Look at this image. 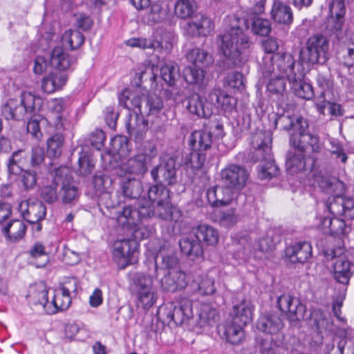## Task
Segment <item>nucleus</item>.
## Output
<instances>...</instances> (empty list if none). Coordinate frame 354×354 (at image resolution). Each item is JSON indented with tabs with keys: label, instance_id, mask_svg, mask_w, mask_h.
Instances as JSON below:
<instances>
[{
	"label": "nucleus",
	"instance_id": "1",
	"mask_svg": "<svg viewBox=\"0 0 354 354\" xmlns=\"http://www.w3.org/2000/svg\"><path fill=\"white\" fill-rule=\"evenodd\" d=\"M219 47L227 68H233L241 62V55L253 44L240 25H232L229 31L218 37Z\"/></svg>",
	"mask_w": 354,
	"mask_h": 354
},
{
	"label": "nucleus",
	"instance_id": "2",
	"mask_svg": "<svg viewBox=\"0 0 354 354\" xmlns=\"http://www.w3.org/2000/svg\"><path fill=\"white\" fill-rule=\"evenodd\" d=\"M215 133L206 129L194 131L189 138V145L192 149L190 153L189 162L194 169H201L206 160V151L209 150L214 140L223 137V127L221 124L215 126Z\"/></svg>",
	"mask_w": 354,
	"mask_h": 354
},
{
	"label": "nucleus",
	"instance_id": "3",
	"mask_svg": "<svg viewBox=\"0 0 354 354\" xmlns=\"http://www.w3.org/2000/svg\"><path fill=\"white\" fill-rule=\"evenodd\" d=\"M328 41L322 35L310 37L305 48L300 50L299 60L301 64H324L328 59Z\"/></svg>",
	"mask_w": 354,
	"mask_h": 354
},
{
	"label": "nucleus",
	"instance_id": "4",
	"mask_svg": "<svg viewBox=\"0 0 354 354\" xmlns=\"http://www.w3.org/2000/svg\"><path fill=\"white\" fill-rule=\"evenodd\" d=\"M261 68L266 69L267 73L275 71L286 77L289 82L297 78V76L301 73L299 69L295 71V59L291 54L287 53L275 54L268 59H264Z\"/></svg>",
	"mask_w": 354,
	"mask_h": 354
},
{
	"label": "nucleus",
	"instance_id": "5",
	"mask_svg": "<svg viewBox=\"0 0 354 354\" xmlns=\"http://www.w3.org/2000/svg\"><path fill=\"white\" fill-rule=\"evenodd\" d=\"M53 183L59 187V198L64 204H72L77 201L80 192L69 168L60 167L55 169Z\"/></svg>",
	"mask_w": 354,
	"mask_h": 354
},
{
	"label": "nucleus",
	"instance_id": "6",
	"mask_svg": "<svg viewBox=\"0 0 354 354\" xmlns=\"http://www.w3.org/2000/svg\"><path fill=\"white\" fill-rule=\"evenodd\" d=\"M263 77L268 80L266 87L267 91L271 95H275L279 97L277 102V109L282 111H291L295 109L293 104H289L285 102L286 95V77L281 76L277 72L272 71L267 73L266 69L261 68Z\"/></svg>",
	"mask_w": 354,
	"mask_h": 354
},
{
	"label": "nucleus",
	"instance_id": "7",
	"mask_svg": "<svg viewBox=\"0 0 354 354\" xmlns=\"http://www.w3.org/2000/svg\"><path fill=\"white\" fill-rule=\"evenodd\" d=\"M127 44L131 47H138L142 49H153L160 53L169 54L172 48V38L169 33L163 32L161 34H154L152 38H131L127 41Z\"/></svg>",
	"mask_w": 354,
	"mask_h": 354
},
{
	"label": "nucleus",
	"instance_id": "8",
	"mask_svg": "<svg viewBox=\"0 0 354 354\" xmlns=\"http://www.w3.org/2000/svg\"><path fill=\"white\" fill-rule=\"evenodd\" d=\"M326 254L327 257H330L334 260L333 265L335 279L339 283L348 285L354 272V264L343 254V250L340 248L331 250Z\"/></svg>",
	"mask_w": 354,
	"mask_h": 354
},
{
	"label": "nucleus",
	"instance_id": "9",
	"mask_svg": "<svg viewBox=\"0 0 354 354\" xmlns=\"http://www.w3.org/2000/svg\"><path fill=\"white\" fill-rule=\"evenodd\" d=\"M138 243L134 239H122L114 243L113 257L120 268L137 261Z\"/></svg>",
	"mask_w": 354,
	"mask_h": 354
},
{
	"label": "nucleus",
	"instance_id": "10",
	"mask_svg": "<svg viewBox=\"0 0 354 354\" xmlns=\"http://www.w3.org/2000/svg\"><path fill=\"white\" fill-rule=\"evenodd\" d=\"M308 122H303L297 132H294L290 137V144L305 153H315L320 149L319 137L308 131Z\"/></svg>",
	"mask_w": 354,
	"mask_h": 354
},
{
	"label": "nucleus",
	"instance_id": "11",
	"mask_svg": "<svg viewBox=\"0 0 354 354\" xmlns=\"http://www.w3.org/2000/svg\"><path fill=\"white\" fill-rule=\"evenodd\" d=\"M232 250L236 259H245L248 257L253 250L261 252H265L268 250V246L266 245L267 240L265 239H260L252 245L251 239L248 234L238 233L232 236Z\"/></svg>",
	"mask_w": 354,
	"mask_h": 354
},
{
	"label": "nucleus",
	"instance_id": "12",
	"mask_svg": "<svg viewBox=\"0 0 354 354\" xmlns=\"http://www.w3.org/2000/svg\"><path fill=\"white\" fill-rule=\"evenodd\" d=\"M164 310L167 320L174 322L177 326L188 322L194 315L192 302L187 298H183L178 302L167 304Z\"/></svg>",
	"mask_w": 354,
	"mask_h": 354
},
{
	"label": "nucleus",
	"instance_id": "13",
	"mask_svg": "<svg viewBox=\"0 0 354 354\" xmlns=\"http://www.w3.org/2000/svg\"><path fill=\"white\" fill-rule=\"evenodd\" d=\"M153 180L160 184L171 185L176 183V159L168 155L160 157L159 164L151 171Z\"/></svg>",
	"mask_w": 354,
	"mask_h": 354
},
{
	"label": "nucleus",
	"instance_id": "14",
	"mask_svg": "<svg viewBox=\"0 0 354 354\" xmlns=\"http://www.w3.org/2000/svg\"><path fill=\"white\" fill-rule=\"evenodd\" d=\"M220 177L223 185L239 191L245 187L249 174L244 167L230 164L221 171Z\"/></svg>",
	"mask_w": 354,
	"mask_h": 354
},
{
	"label": "nucleus",
	"instance_id": "15",
	"mask_svg": "<svg viewBox=\"0 0 354 354\" xmlns=\"http://www.w3.org/2000/svg\"><path fill=\"white\" fill-rule=\"evenodd\" d=\"M263 148H251L249 158L254 162H260L259 177L261 179L272 178L279 173L272 154V148L267 153Z\"/></svg>",
	"mask_w": 354,
	"mask_h": 354
},
{
	"label": "nucleus",
	"instance_id": "16",
	"mask_svg": "<svg viewBox=\"0 0 354 354\" xmlns=\"http://www.w3.org/2000/svg\"><path fill=\"white\" fill-rule=\"evenodd\" d=\"M278 308L287 315L290 322L303 319L306 311V307L297 298L290 295H282L277 298Z\"/></svg>",
	"mask_w": 354,
	"mask_h": 354
},
{
	"label": "nucleus",
	"instance_id": "17",
	"mask_svg": "<svg viewBox=\"0 0 354 354\" xmlns=\"http://www.w3.org/2000/svg\"><path fill=\"white\" fill-rule=\"evenodd\" d=\"M329 10L330 17L328 20L326 29L331 34H334L339 40H344L340 37V35L346 12L344 0H331L329 3Z\"/></svg>",
	"mask_w": 354,
	"mask_h": 354
},
{
	"label": "nucleus",
	"instance_id": "18",
	"mask_svg": "<svg viewBox=\"0 0 354 354\" xmlns=\"http://www.w3.org/2000/svg\"><path fill=\"white\" fill-rule=\"evenodd\" d=\"M19 209L24 219L28 223H37L44 219L46 207L40 201L28 199L21 201Z\"/></svg>",
	"mask_w": 354,
	"mask_h": 354
},
{
	"label": "nucleus",
	"instance_id": "19",
	"mask_svg": "<svg viewBox=\"0 0 354 354\" xmlns=\"http://www.w3.org/2000/svg\"><path fill=\"white\" fill-rule=\"evenodd\" d=\"M206 195L212 206L220 207L230 204L236 194L230 187L223 185L209 187Z\"/></svg>",
	"mask_w": 354,
	"mask_h": 354
},
{
	"label": "nucleus",
	"instance_id": "20",
	"mask_svg": "<svg viewBox=\"0 0 354 354\" xmlns=\"http://www.w3.org/2000/svg\"><path fill=\"white\" fill-rule=\"evenodd\" d=\"M117 221L123 229L129 231L134 237H138L139 222L136 207L131 205H124L122 210L118 212Z\"/></svg>",
	"mask_w": 354,
	"mask_h": 354
},
{
	"label": "nucleus",
	"instance_id": "21",
	"mask_svg": "<svg viewBox=\"0 0 354 354\" xmlns=\"http://www.w3.org/2000/svg\"><path fill=\"white\" fill-rule=\"evenodd\" d=\"M214 29V25L211 19L203 15H199L194 17L191 21L187 22L184 30L190 37L206 36Z\"/></svg>",
	"mask_w": 354,
	"mask_h": 354
},
{
	"label": "nucleus",
	"instance_id": "22",
	"mask_svg": "<svg viewBox=\"0 0 354 354\" xmlns=\"http://www.w3.org/2000/svg\"><path fill=\"white\" fill-rule=\"evenodd\" d=\"M257 328L267 334H276L283 327L281 315L268 313L261 315L257 322Z\"/></svg>",
	"mask_w": 354,
	"mask_h": 354
},
{
	"label": "nucleus",
	"instance_id": "23",
	"mask_svg": "<svg viewBox=\"0 0 354 354\" xmlns=\"http://www.w3.org/2000/svg\"><path fill=\"white\" fill-rule=\"evenodd\" d=\"M312 255V246L309 242L301 241L295 243L285 250V256L293 263H304Z\"/></svg>",
	"mask_w": 354,
	"mask_h": 354
},
{
	"label": "nucleus",
	"instance_id": "24",
	"mask_svg": "<svg viewBox=\"0 0 354 354\" xmlns=\"http://www.w3.org/2000/svg\"><path fill=\"white\" fill-rule=\"evenodd\" d=\"M41 99L36 97L30 93H23L19 99H10L6 106L9 111L24 109L25 111H40Z\"/></svg>",
	"mask_w": 354,
	"mask_h": 354
},
{
	"label": "nucleus",
	"instance_id": "25",
	"mask_svg": "<svg viewBox=\"0 0 354 354\" xmlns=\"http://www.w3.org/2000/svg\"><path fill=\"white\" fill-rule=\"evenodd\" d=\"M187 284L186 274L181 270L170 271L161 279L163 290L171 292L183 290Z\"/></svg>",
	"mask_w": 354,
	"mask_h": 354
},
{
	"label": "nucleus",
	"instance_id": "26",
	"mask_svg": "<svg viewBox=\"0 0 354 354\" xmlns=\"http://www.w3.org/2000/svg\"><path fill=\"white\" fill-rule=\"evenodd\" d=\"M243 326L238 323L231 321L218 326L219 333H222L223 337L232 344H237L244 338Z\"/></svg>",
	"mask_w": 354,
	"mask_h": 354
},
{
	"label": "nucleus",
	"instance_id": "27",
	"mask_svg": "<svg viewBox=\"0 0 354 354\" xmlns=\"http://www.w3.org/2000/svg\"><path fill=\"white\" fill-rule=\"evenodd\" d=\"M272 118L274 119V124L279 125L284 130H293L295 132L300 129L303 122L307 120L301 116L291 113L290 112H283L281 115L275 114Z\"/></svg>",
	"mask_w": 354,
	"mask_h": 354
},
{
	"label": "nucleus",
	"instance_id": "28",
	"mask_svg": "<svg viewBox=\"0 0 354 354\" xmlns=\"http://www.w3.org/2000/svg\"><path fill=\"white\" fill-rule=\"evenodd\" d=\"M181 252L192 259L200 257L203 254L201 243L196 234L185 236L179 241Z\"/></svg>",
	"mask_w": 354,
	"mask_h": 354
},
{
	"label": "nucleus",
	"instance_id": "29",
	"mask_svg": "<svg viewBox=\"0 0 354 354\" xmlns=\"http://www.w3.org/2000/svg\"><path fill=\"white\" fill-rule=\"evenodd\" d=\"M252 306L249 301H242L233 306L230 311L232 321L241 325H247L252 319Z\"/></svg>",
	"mask_w": 354,
	"mask_h": 354
},
{
	"label": "nucleus",
	"instance_id": "30",
	"mask_svg": "<svg viewBox=\"0 0 354 354\" xmlns=\"http://www.w3.org/2000/svg\"><path fill=\"white\" fill-rule=\"evenodd\" d=\"M155 216L165 221H173L177 222L182 216L181 211L174 206L170 198L164 202L156 204Z\"/></svg>",
	"mask_w": 354,
	"mask_h": 354
},
{
	"label": "nucleus",
	"instance_id": "31",
	"mask_svg": "<svg viewBox=\"0 0 354 354\" xmlns=\"http://www.w3.org/2000/svg\"><path fill=\"white\" fill-rule=\"evenodd\" d=\"M208 100L217 110L233 111L235 109V99L229 95L223 93L220 90L212 91L209 95Z\"/></svg>",
	"mask_w": 354,
	"mask_h": 354
},
{
	"label": "nucleus",
	"instance_id": "32",
	"mask_svg": "<svg viewBox=\"0 0 354 354\" xmlns=\"http://www.w3.org/2000/svg\"><path fill=\"white\" fill-rule=\"evenodd\" d=\"M73 62V59L64 52L62 46H55L51 50L49 64L52 67L59 71H65L68 69Z\"/></svg>",
	"mask_w": 354,
	"mask_h": 354
},
{
	"label": "nucleus",
	"instance_id": "33",
	"mask_svg": "<svg viewBox=\"0 0 354 354\" xmlns=\"http://www.w3.org/2000/svg\"><path fill=\"white\" fill-rule=\"evenodd\" d=\"M308 322L312 327L319 332L332 329L333 321L330 315L319 308L311 310Z\"/></svg>",
	"mask_w": 354,
	"mask_h": 354
},
{
	"label": "nucleus",
	"instance_id": "34",
	"mask_svg": "<svg viewBox=\"0 0 354 354\" xmlns=\"http://www.w3.org/2000/svg\"><path fill=\"white\" fill-rule=\"evenodd\" d=\"M271 16L275 22L280 24L290 25L293 21L290 7L281 1L274 2Z\"/></svg>",
	"mask_w": 354,
	"mask_h": 354
},
{
	"label": "nucleus",
	"instance_id": "35",
	"mask_svg": "<svg viewBox=\"0 0 354 354\" xmlns=\"http://www.w3.org/2000/svg\"><path fill=\"white\" fill-rule=\"evenodd\" d=\"M123 196L130 200L138 201L143 192L142 183L136 178L124 179L120 185Z\"/></svg>",
	"mask_w": 354,
	"mask_h": 354
},
{
	"label": "nucleus",
	"instance_id": "36",
	"mask_svg": "<svg viewBox=\"0 0 354 354\" xmlns=\"http://www.w3.org/2000/svg\"><path fill=\"white\" fill-rule=\"evenodd\" d=\"M194 234L201 243L207 245L214 246L218 241V232L211 225H200L194 230Z\"/></svg>",
	"mask_w": 354,
	"mask_h": 354
},
{
	"label": "nucleus",
	"instance_id": "37",
	"mask_svg": "<svg viewBox=\"0 0 354 354\" xmlns=\"http://www.w3.org/2000/svg\"><path fill=\"white\" fill-rule=\"evenodd\" d=\"M304 151L294 147L287 153L286 167L292 172H298L306 169V160Z\"/></svg>",
	"mask_w": 354,
	"mask_h": 354
},
{
	"label": "nucleus",
	"instance_id": "38",
	"mask_svg": "<svg viewBox=\"0 0 354 354\" xmlns=\"http://www.w3.org/2000/svg\"><path fill=\"white\" fill-rule=\"evenodd\" d=\"M161 79L170 87H174L180 77V69L178 66L171 62H165L160 68Z\"/></svg>",
	"mask_w": 354,
	"mask_h": 354
},
{
	"label": "nucleus",
	"instance_id": "39",
	"mask_svg": "<svg viewBox=\"0 0 354 354\" xmlns=\"http://www.w3.org/2000/svg\"><path fill=\"white\" fill-rule=\"evenodd\" d=\"M2 231L6 237L11 242H16L24 236L26 226L20 220H14L5 225Z\"/></svg>",
	"mask_w": 354,
	"mask_h": 354
},
{
	"label": "nucleus",
	"instance_id": "40",
	"mask_svg": "<svg viewBox=\"0 0 354 354\" xmlns=\"http://www.w3.org/2000/svg\"><path fill=\"white\" fill-rule=\"evenodd\" d=\"M28 156L24 149L15 151L8 160L7 169L9 176L19 175L27 161Z\"/></svg>",
	"mask_w": 354,
	"mask_h": 354
},
{
	"label": "nucleus",
	"instance_id": "41",
	"mask_svg": "<svg viewBox=\"0 0 354 354\" xmlns=\"http://www.w3.org/2000/svg\"><path fill=\"white\" fill-rule=\"evenodd\" d=\"M323 229H328V232L333 236L347 234L351 227L347 225L342 218L337 217H325L322 221Z\"/></svg>",
	"mask_w": 354,
	"mask_h": 354
},
{
	"label": "nucleus",
	"instance_id": "42",
	"mask_svg": "<svg viewBox=\"0 0 354 354\" xmlns=\"http://www.w3.org/2000/svg\"><path fill=\"white\" fill-rule=\"evenodd\" d=\"M297 77L295 80L289 82L292 84L295 94L300 98L310 100L314 96L312 85L303 79L302 72Z\"/></svg>",
	"mask_w": 354,
	"mask_h": 354
},
{
	"label": "nucleus",
	"instance_id": "43",
	"mask_svg": "<svg viewBox=\"0 0 354 354\" xmlns=\"http://www.w3.org/2000/svg\"><path fill=\"white\" fill-rule=\"evenodd\" d=\"M337 56L342 63L347 67L354 66V39L346 38L337 51Z\"/></svg>",
	"mask_w": 354,
	"mask_h": 354
},
{
	"label": "nucleus",
	"instance_id": "44",
	"mask_svg": "<svg viewBox=\"0 0 354 354\" xmlns=\"http://www.w3.org/2000/svg\"><path fill=\"white\" fill-rule=\"evenodd\" d=\"M187 59L196 66L206 67L214 62L212 55L204 49L195 48L187 54Z\"/></svg>",
	"mask_w": 354,
	"mask_h": 354
},
{
	"label": "nucleus",
	"instance_id": "45",
	"mask_svg": "<svg viewBox=\"0 0 354 354\" xmlns=\"http://www.w3.org/2000/svg\"><path fill=\"white\" fill-rule=\"evenodd\" d=\"M219 320V314L216 308L208 305L202 306L198 315V325L201 328L214 326Z\"/></svg>",
	"mask_w": 354,
	"mask_h": 354
},
{
	"label": "nucleus",
	"instance_id": "46",
	"mask_svg": "<svg viewBox=\"0 0 354 354\" xmlns=\"http://www.w3.org/2000/svg\"><path fill=\"white\" fill-rule=\"evenodd\" d=\"M250 145L252 148H263L267 153L272 148V133L269 131L260 130L252 134Z\"/></svg>",
	"mask_w": 354,
	"mask_h": 354
},
{
	"label": "nucleus",
	"instance_id": "47",
	"mask_svg": "<svg viewBox=\"0 0 354 354\" xmlns=\"http://www.w3.org/2000/svg\"><path fill=\"white\" fill-rule=\"evenodd\" d=\"M119 105L122 109H128L129 111L141 109V97L132 93L129 89H124L118 97Z\"/></svg>",
	"mask_w": 354,
	"mask_h": 354
},
{
	"label": "nucleus",
	"instance_id": "48",
	"mask_svg": "<svg viewBox=\"0 0 354 354\" xmlns=\"http://www.w3.org/2000/svg\"><path fill=\"white\" fill-rule=\"evenodd\" d=\"M144 153H140L128 160L126 170L132 174L144 175L147 171V159Z\"/></svg>",
	"mask_w": 354,
	"mask_h": 354
},
{
	"label": "nucleus",
	"instance_id": "49",
	"mask_svg": "<svg viewBox=\"0 0 354 354\" xmlns=\"http://www.w3.org/2000/svg\"><path fill=\"white\" fill-rule=\"evenodd\" d=\"M30 301L34 305H41L44 308L48 304V290L44 283L40 282L32 287L29 294Z\"/></svg>",
	"mask_w": 354,
	"mask_h": 354
},
{
	"label": "nucleus",
	"instance_id": "50",
	"mask_svg": "<svg viewBox=\"0 0 354 354\" xmlns=\"http://www.w3.org/2000/svg\"><path fill=\"white\" fill-rule=\"evenodd\" d=\"M158 71V67L154 65L145 66L138 74V81H135L136 86H140L142 83H149L151 88H156Z\"/></svg>",
	"mask_w": 354,
	"mask_h": 354
},
{
	"label": "nucleus",
	"instance_id": "51",
	"mask_svg": "<svg viewBox=\"0 0 354 354\" xmlns=\"http://www.w3.org/2000/svg\"><path fill=\"white\" fill-rule=\"evenodd\" d=\"M110 151L113 154H118L120 157L129 156L131 149L128 138L124 136H116L110 142Z\"/></svg>",
	"mask_w": 354,
	"mask_h": 354
},
{
	"label": "nucleus",
	"instance_id": "52",
	"mask_svg": "<svg viewBox=\"0 0 354 354\" xmlns=\"http://www.w3.org/2000/svg\"><path fill=\"white\" fill-rule=\"evenodd\" d=\"M149 201L151 203H160L170 198L169 190L166 188L165 184L158 183L151 185L147 191Z\"/></svg>",
	"mask_w": 354,
	"mask_h": 354
},
{
	"label": "nucleus",
	"instance_id": "53",
	"mask_svg": "<svg viewBox=\"0 0 354 354\" xmlns=\"http://www.w3.org/2000/svg\"><path fill=\"white\" fill-rule=\"evenodd\" d=\"M183 75L187 83L196 84L199 88L203 86L205 71L201 68H197L196 66H187L183 70Z\"/></svg>",
	"mask_w": 354,
	"mask_h": 354
},
{
	"label": "nucleus",
	"instance_id": "54",
	"mask_svg": "<svg viewBox=\"0 0 354 354\" xmlns=\"http://www.w3.org/2000/svg\"><path fill=\"white\" fill-rule=\"evenodd\" d=\"M196 3L194 0H178L175 4L174 12L181 19L192 17L196 11Z\"/></svg>",
	"mask_w": 354,
	"mask_h": 354
},
{
	"label": "nucleus",
	"instance_id": "55",
	"mask_svg": "<svg viewBox=\"0 0 354 354\" xmlns=\"http://www.w3.org/2000/svg\"><path fill=\"white\" fill-rule=\"evenodd\" d=\"M325 354H354V343L346 338H341L337 346L327 345Z\"/></svg>",
	"mask_w": 354,
	"mask_h": 354
},
{
	"label": "nucleus",
	"instance_id": "56",
	"mask_svg": "<svg viewBox=\"0 0 354 354\" xmlns=\"http://www.w3.org/2000/svg\"><path fill=\"white\" fill-rule=\"evenodd\" d=\"M136 213L138 216V222L147 220L155 216V205L149 201L139 200L137 201Z\"/></svg>",
	"mask_w": 354,
	"mask_h": 354
},
{
	"label": "nucleus",
	"instance_id": "57",
	"mask_svg": "<svg viewBox=\"0 0 354 354\" xmlns=\"http://www.w3.org/2000/svg\"><path fill=\"white\" fill-rule=\"evenodd\" d=\"M64 141V136L61 133H55L49 138L47 141V152L49 156L59 157L62 152Z\"/></svg>",
	"mask_w": 354,
	"mask_h": 354
},
{
	"label": "nucleus",
	"instance_id": "58",
	"mask_svg": "<svg viewBox=\"0 0 354 354\" xmlns=\"http://www.w3.org/2000/svg\"><path fill=\"white\" fill-rule=\"evenodd\" d=\"M78 151L80 157L78 158L80 174L86 176L89 174L95 167V162L88 152H84L82 147Z\"/></svg>",
	"mask_w": 354,
	"mask_h": 354
},
{
	"label": "nucleus",
	"instance_id": "59",
	"mask_svg": "<svg viewBox=\"0 0 354 354\" xmlns=\"http://www.w3.org/2000/svg\"><path fill=\"white\" fill-rule=\"evenodd\" d=\"M19 185L24 190L33 189L37 185V174L29 169L23 170L19 173Z\"/></svg>",
	"mask_w": 354,
	"mask_h": 354
},
{
	"label": "nucleus",
	"instance_id": "60",
	"mask_svg": "<svg viewBox=\"0 0 354 354\" xmlns=\"http://www.w3.org/2000/svg\"><path fill=\"white\" fill-rule=\"evenodd\" d=\"M138 306L149 309L156 303L157 297L153 289L137 293Z\"/></svg>",
	"mask_w": 354,
	"mask_h": 354
},
{
	"label": "nucleus",
	"instance_id": "61",
	"mask_svg": "<svg viewBox=\"0 0 354 354\" xmlns=\"http://www.w3.org/2000/svg\"><path fill=\"white\" fill-rule=\"evenodd\" d=\"M63 41L68 43L71 50L80 47L84 41V35L78 30H68L63 36Z\"/></svg>",
	"mask_w": 354,
	"mask_h": 354
},
{
	"label": "nucleus",
	"instance_id": "62",
	"mask_svg": "<svg viewBox=\"0 0 354 354\" xmlns=\"http://www.w3.org/2000/svg\"><path fill=\"white\" fill-rule=\"evenodd\" d=\"M178 263V259L174 254L158 253L156 257V266L160 269H171Z\"/></svg>",
	"mask_w": 354,
	"mask_h": 354
},
{
	"label": "nucleus",
	"instance_id": "63",
	"mask_svg": "<svg viewBox=\"0 0 354 354\" xmlns=\"http://www.w3.org/2000/svg\"><path fill=\"white\" fill-rule=\"evenodd\" d=\"M133 283L137 293L152 289L153 279L148 275L136 273L133 277Z\"/></svg>",
	"mask_w": 354,
	"mask_h": 354
},
{
	"label": "nucleus",
	"instance_id": "64",
	"mask_svg": "<svg viewBox=\"0 0 354 354\" xmlns=\"http://www.w3.org/2000/svg\"><path fill=\"white\" fill-rule=\"evenodd\" d=\"M272 30L271 23L267 19L257 17L253 19L252 30L255 35L267 36Z\"/></svg>",
	"mask_w": 354,
	"mask_h": 354
}]
</instances>
